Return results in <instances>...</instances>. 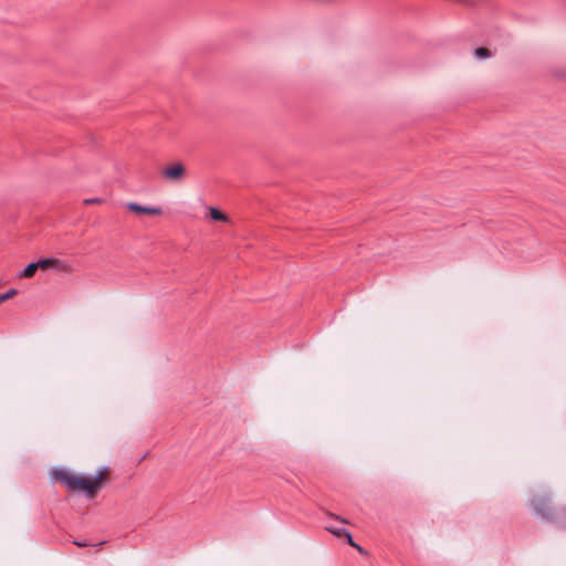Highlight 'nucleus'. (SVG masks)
I'll list each match as a JSON object with an SVG mask.
<instances>
[{
	"instance_id": "5",
	"label": "nucleus",
	"mask_w": 566,
	"mask_h": 566,
	"mask_svg": "<svg viewBox=\"0 0 566 566\" xmlns=\"http://www.w3.org/2000/svg\"><path fill=\"white\" fill-rule=\"evenodd\" d=\"M127 209L132 212L149 216H160L163 213V210L159 207H144L136 202L127 203Z\"/></svg>"
},
{
	"instance_id": "15",
	"label": "nucleus",
	"mask_w": 566,
	"mask_h": 566,
	"mask_svg": "<svg viewBox=\"0 0 566 566\" xmlns=\"http://www.w3.org/2000/svg\"><path fill=\"white\" fill-rule=\"evenodd\" d=\"M331 517H332V518H335V520H339V517H338V516L333 515V514H331Z\"/></svg>"
},
{
	"instance_id": "10",
	"label": "nucleus",
	"mask_w": 566,
	"mask_h": 566,
	"mask_svg": "<svg viewBox=\"0 0 566 566\" xmlns=\"http://www.w3.org/2000/svg\"><path fill=\"white\" fill-rule=\"evenodd\" d=\"M345 536H346L347 542H348V544H349L350 546H354V547H356L358 551H361V548H360V547H359V546H358V545L353 541V537H352V535H350V533H349V532H347Z\"/></svg>"
},
{
	"instance_id": "12",
	"label": "nucleus",
	"mask_w": 566,
	"mask_h": 566,
	"mask_svg": "<svg viewBox=\"0 0 566 566\" xmlns=\"http://www.w3.org/2000/svg\"><path fill=\"white\" fill-rule=\"evenodd\" d=\"M84 202H85L86 205H94V203H98V205H99V203H102V202H103V200H102V199H99V198H92V199H86Z\"/></svg>"
},
{
	"instance_id": "13",
	"label": "nucleus",
	"mask_w": 566,
	"mask_h": 566,
	"mask_svg": "<svg viewBox=\"0 0 566 566\" xmlns=\"http://www.w3.org/2000/svg\"><path fill=\"white\" fill-rule=\"evenodd\" d=\"M8 301L4 294H0V304Z\"/></svg>"
},
{
	"instance_id": "3",
	"label": "nucleus",
	"mask_w": 566,
	"mask_h": 566,
	"mask_svg": "<svg viewBox=\"0 0 566 566\" xmlns=\"http://www.w3.org/2000/svg\"><path fill=\"white\" fill-rule=\"evenodd\" d=\"M40 270H53L57 273H65L69 270V263L65 260L49 258L40 260Z\"/></svg>"
},
{
	"instance_id": "2",
	"label": "nucleus",
	"mask_w": 566,
	"mask_h": 566,
	"mask_svg": "<svg viewBox=\"0 0 566 566\" xmlns=\"http://www.w3.org/2000/svg\"><path fill=\"white\" fill-rule=\"evenodd\" d=\"M165 179L170 181H180L186 176V167L182 163H174L165 167L161 171Z\"/></svg>"
},
{
	"instance_id": "8",
	"label": "nucleus",
	"mask_w": 566,
	"mask_h": 566,
	"mask_svg": "<svg viewBox=\"0 0 566 566\" xmlns=\"http://www.w3.org/2000/svg\"><path fill=\"white\" fill-rule=\"evenodd\" d=\"M474 55L478 57V59H488L491 56V52L489 49L486 48H478L475 51H474Z\"/></svg>"
},
{
	"instance_id": "4",
	"label": "nucleus",
	"mask_w": 566,
	"mask_h": 566,
	"mask_svg": "<svg viewBox=\"0 0 566 566\" xmlns=\"http://www.w3.org/2000/svg\"><path fill=\"white\" fill-rule=\"evenodd\" d=\"M50 474L54 483H60L65 485L67 490H71V474L69 471L63 469H53Z\"/></svg>"
},
{
	"instance_id": "11",
	"label": "nucleus",
	"mask_w": 566,
	"mask_h": 566,
	"mask_svg": "<svg viewBox=\"0 0 566 566\" xmlns=\"http://www.w3.org/2000/svg\"><path fill=\"white\" fill-rule=\"evenodd\" d=\"M17 294H18V291L14 289H11L7 293H4L7 300L14 297Z\"/></svg>"
},
{
	"instance_id": "1",
	"label": "nucleus",
	"mask_w": 566,
	"mask_h": 566,
	"mask_svg": "<svg viewBox=\"0 0 566 566\" xmlns=\"http://www.w3.org/2000/svg\"><path fill=\"white\" fill-rule=\"evenodd\" d=\"M112 482L111 467H99L95 474H73V497L83 495L86 500H94L98 493Z\"/></svg>"
},
{
	"instance_id": "7",
	"label": "nucleus",
	"mask_w": 566,
	"mask_h": 566,
	"mask_svg": "<svg viewBox=\"0 0 566 566\" xmlns=\"http://www.w3.org/2000/svg\"><path fill=\"white\" fill-rule=\"evenodd\" d=\"M40 269V261L30 263L20 274L21 277H32L35 272Z\"/></svg>"
},
{
	"instance_id": "14",
	"label": "nucleus",
	"mask_w": 566,
	"mask_h": 566,
	"mask_svg": "<svg viewBox=\"0 0 566 566\" xmlns=\"http://www.w3.org/2000/svg\"><path fill=\"white\" fill-rule=\"evenodd\" d=\"M73 545H77V546H84L85 544H83V543H80V542H73Z\"/></svg>"
},
{
	"instance_id": "9",
	"label": "nucleus",
	"mask_w": 566,
	"mask_h": 566,
	"mask_svg": "<svg viewBox=\"0 0 566 566\" xmlns=\"http://www.w3.org/2000/svg\"><path fill=\"white\" fill-rule=\"evenodd\" d=\"M327 531L331 532L332 534L340 537V536H345L347 531L344 530V528H332V527H327Z\"/></svg>"
},
{
	"instance_id": "6",
	"label": "nucleus",
	"mask_w": 566,
	"mask_h": 566,
	"mask_svg": "<svg viewBox=\"0 0 566 566\" xmlns=\"http://www.w3.org/2000/svg\"><path fill=\"white\" fill-rule=\"evenodd\" d=\"M208 211H209V217L214 221L228 222V220H229L227 214H224L221 210H219L214 207H209Z\"/></svg>"
}]
</instances>
